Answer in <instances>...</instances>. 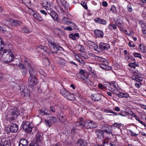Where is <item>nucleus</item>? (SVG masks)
<instances>
[{"instance_id":"obj_1","label":"nucleus","mask_w":146,"mask_h":146,"mask_svg":"<svg viewBox=\"0 0 146 146\" xmlns=\"http://www.w3.org/2000/svg\"><path fill=\"white\" fill-rule=\"evenodd\" d=\"M3 54L1 55V58L5 62H10L12 61L14 58V55L11 51L9 50L4 49L2 51Z\"/></svg>"},{"instance_id":"obj_2","label":"nucleus","mask_w":146,"mask_h":146,"mask_svg":"<svg viewBox=\"0 0 146 146\" xmlns=\"http://www.w3.org/2000/svg\"><path fill=\"white\" fill-rule=\"evenodd\" d=\"M94 57L96 60L100 62V66L101 68L106 70H109L111 68L110 66L108 65L109 63L105 58L100 56H95Z\"/></svg>"},{"instance_id":"obj_3","label":"nucleus","mask_w":146,"mask_h":146,"mask_svg":"<svg viewBox=\"0 0 146 146\" xmlns=\"http://www.w3.org/2000/svg\"><path fill=\"white\" fill-rule=\"evenodd\" d=\"M78 76H80V79L85 82L91 85L92 84V77H90V78L88 79V75L84 70H81Z\"/></svg>"},{"instance_id":"obj_4","label":"nucleus","mask_w":146,"mask_h":146,"mask_svg":"<svg viewBox=\"0 0 146 146\" xmlns=\"http://www.w3.org/2000/svg\"><path fill=\"white\" fill-rule=\"evenodd\" d=\"M48 40L49 43L48 44L52 53H57L59 51L63 50V48L56 45L53 41L50 39Z\"/></svg>"},{"instance_id":"obj_5","label":"nucleus","mask_w":146,"mask_h":146,"mask_svg":"<svg viewBox=\"0 0 146 146\" xmlns=\"http://www.w3.org/2000/svg\"><path fill=\"white\" fill-rule=\"evenodd\" d=\"M25 62L26 66L28 65L29 68V73L30 77H36L37 75V71L34 69L33 65L30 63L27 59L25 60Z\"/></svg>"},{"instance_id":"obj_6","label":"nucleus","mask_w":146,"mask_h":146,"mask_svg":"<svg viewBox=\"0 0 146 146\" xmlns=\"http://www.w3.org/2000/svg\"><path fill=\"white\" fill-rule=\"evenodd\" d=\"M82 126H84L87 129H92L95 128L97 127L98 125L95 122L89 120H86L83 122Z\"/></svg>"},{"instance_id":"obj_7","label":"nucleus","mask_w":146,"mask_h":146,"mask_svg":"<svg viewBox=\"0 0 146 146\" xmlns=\"http://www.w3.org/2000/svg\"><path fill=\"white\" fill-rule=\"evenodd\" d=\"M60 93L63 96L68 100H72L74 99L73 94L70 93L64 89L61 90L60 91Z\"/></svg>"},{"instance_id":"obj_8","label":"nucleus","mask_w":146,"mask_h":146,"mask_svg":"<svg viewBox=\"0 0 146 146\" xmlns=\"http://www.w3.org/2000/svg\"><path fill=\"white\" fill-rule=\"evenodd\" d=\"M23 129L27 133L31 132L32 129V127L29 122H25L23 125Z\"/></svg>"},{"instance_id":"obj_9","label":"nucleus","mask_w":146,"mask_h":146,"mask_svg":"<svg viewBox=\"0 0 146 146\" xmlns=\"http://www.w3.org/2000/svg\"><path fill=\"white\" fill-rule=\"evenodd\" d=\"M48 118V120H45V121L46 124L49 127H50L52 123L57 121V119L55 117H49Z\"/></svg>"},{"instance_id":"obj_10","label":"nucleus","mask_w":146,"mask_h":146,"mask_svg":"<svg viewBox=\"0 0 146 146\" xmlns=\"http://www.w3.org/2000/svg\"><path fill=\"white\" fill-rule=\"evenodd\" d=\"M117 86L115 83L114 82H112L110 83L108 90L111 92H113L114 94H116V92L115 91L117 89Z\"/></svg>"},{"instance_id":"obj_11","label":"nucleus","mask_w":146,"mask_h":146,"mask_svg":"<svg viewBox=\"0 0 146 146\" xmlns=\"http://www.w3.org/2000/svg\"><path fill=\"white\" fill-rule=\"evenodd\" d=\"M11 143L9 140L5 138L2 139L0 142V146H11Z\"/></svg>"},{"instance_id":"obj_12","label":"nucleus","mask_w":146,"mask_h":146,"mask_svg":"<svg viewBox=\"0 0 146 146\" xmlns=\"http://www.w3.org/2000/svg\"><path fill=\"white\" fill-rule=\"evenodd\" d=\"M58 117L60 121L64 123L66 120V117L65 114L62 112L58 113Z\"/></svg>"},{"instance_id":"obj_13","label":"nucleus","mask_w":146,"mask_h":146,"mask_svg":"<svg viewBox=\"0 0 146 146\" xmlns=\"http://www.w3.org/2000/svg\"><path fill=\"white\" fill-rule=\"evenodd\" d=\"M99 47L102 50H108L110 48V45L107 43L101 42L100 44Z\"/></svg>"},{"instance_id":"obj_14","label":"nucleus","mask_w":146,"mask_h":146,"mask_svg":"<svg viewBox=\"0 0 146 146\" xmlns=\"http://www.w3.org/2000/svg\"><path fill=\"white\" fill-rule=\"evenodd\" d=\"M10 25L13 27H17L21 24V22L17 20L11 19L10 21Z\"/></svg>"},{"instance_id":"obj_15","label":"nucleus","mask_w":146,"mask_h":146,"mask_svg":"<svg viewBox=\"0 0 146 146\" xmlns=\"http://www.w3.org/2000/svg\"><path fill=\"white\" fill-rule=\"evenodd\" d=\"M9 129L11 132L13 133H15L18 130V127L17 124L14 123L10 125Z\"/></svg>"},{"instance_id":"obj_16","label":"nucleus","mask_w":146,"mask_h":146,"mask_svg":"<svg viewBox=\"0 0 146 146\" xmlns=\"http://www.w3.org/2000/svg\"><path fill=\"white\" fill-rule=\"evenodd\" d=\"M21 91L22 92L21 95L24 97H29L30 95L29 90L26 87L24 88V89H21Z\"/></svg>"},{"instance_id":"obj_17","label":"nucleus","mask_w":146,"mask_h":146,"mask_svg":"<svg viewBox=\"0 0 146 146\" xmlns=\"http://www.w3.org/2000/svg\"><path fill=\"white\" fill-rule=\"evenodd\" d=\"M38 112L39 114L41 115H48L50 114V111L44 108L40 109Z\"/></svg>"},{"instance_id":"obj_18","label":"nucleus","mask_w":146,"mask_h":146,"mask_svg":"<svg viewBox=\"0 0 146 146\" xmlns=\"http://www.w3.org/2000/svg\"><path fill=\"white\" fill-rule=\"evenodd\" d=\"M29 84L32 86L35 85L38 82L36 77H30L28 80Z\"/></svg>"},{"instance_id":"obj_19","label":"nucleus","mask_w":146,"mask_h":146,"mask_svg":"<svg viewBox=\"0 0 146 146\" xmlns=\"http://www.w3.org/2000/svg\"><path fill=\"white\" fill-rule=\"evenodd\" d=\"M101 95L99 94H92L91 96V98L94 101H98L101 99Z\"/></svg>"},{"instance_id":"obj_20","label":"nucleus","mask_w":146,"mask_h":146,"mask_svg":"<svg viewBox=\"0 0 146 146\" xmlns=\"http://www.w3.org/2000/svg\"><path fill=\"white\" fill-rule=\"evenodd\" d=\"M47 12L54 20L56 21L57 20L58 16L55 12L51 10L49 11H48Z\"/></svg>"},{"instance_id":"obj_21","label":"nucleus","mask_w":146,"mask_h":146,"mask_svg":"<svg viewBox=\"0 0 146 146\" xmlns=\"http://www.w3.org/2000/svg\"><path fill=\"white\" fill-rule=\"evenodd\" d=\"M94 21L96 23L106 25L107 23V22L104 19H101L99 17L95 19Z\"/></svg>"},{"instance_id":"obj_22","label":"nucleus","mask_w":146,"mask_h":146,"mask_svg":"<svg viewBox=\"0 0 146 146\" xmlns=\"http://www.w3.org/2000/svg\"><path fill=\"white\" fill-rule=\"evenodd\" d=\"M58 63L59 65L62 68H64L66 66V62L61 58H59Z\"/></svg>"},{"instance_id":"obj_23","label":"nucleus","mask_w":146,"mask_h":146,"mask_svg":"<svg viewBox=\"0 0 146 146\" xmlns=\"http://www.w3.org/2000/svg\"><path fill=\"white\" fill-rule=\"evenodd\" d=\"M28 142V141L25 139H23L20 140L19 141V146H27Z\"/></svg>"},{"instance_id":"obj_24","label":"nucleus","mask_w":146,"mask_h":146,"mask_svg":"<svg viewBox=\"0 0 146 146\" xmlns=\"http://www.w3.org/2000/svg\"><path fill=\"white\" fill-rule=\"evenodd\" d=\"M115 23L120 29L123 27V23L122 20L120 19H117L115 21Z\"/></svg>"},{"instance_id":"obj_25","label":"nucleus","mask_w":146,"mask_h":146,"mask_svg":"<svg viewBox=\"0 0 146 146\" xmlns=\"http://www.w3.org/2000/svg\"><path fill=\"white\" fill-rule=\"evenodd\" d=\"M94 33L95 36L97 37H102L104 35L103 32L99 30H95L94 31Z\"/></svg>"},{"instance_id":"obj_26","label":"nucleus","mask_w":146,"mask_h":146,"mask_svg":"<svg viewBox=\"0 0 146 146\" xmlns=\"http://www.w3.org/2000/svg\"><path fill=\"white\" fill-rule=\"evenodd\" d=\"M95 133L99 138H103L104 135H106L105 134H104L103 130L102 131L99 130H97L96 131Z\"/></svg>"},{"instance_id":"obj_27","label":"nucleus","mask_w":146,"mask_h":146,"mask_svg":"<svg viewBox=\"0 0 146 146\" xmlns=\"http://www.w3.org/2000/svg\"><path fill=\"white\" fill-rule=\"evenodd\" d=\"M104 133H106V135L111 136V137H113V135L112 133V130L110 128L107 127L105 129L103 130Z\"/></svg>"},{"instance_id":"obj_28","label":"nucleus","mask_w":146,"mask_h":146,"mask_svg":"<svg viewBox=\"0 0 146 146\" xmlns=\"http://www.w3.org/2000/svg\"><path fill=\"white\" fill-rule=\"evenodd\" d=\"M70 37L73 40H76L79 37V34L78 33H72L69 35Z\"/></svg>"},{"instance_id":"obj_29","label":"nucleus","mask_w":146,"mask_h":146,"mask_svg":"<svg viewBox=\"0 0 146 146\" xmlns=\"http://www.w3.org/2000/svg\"><path fill=\"white\" fill-rule=\"evenodd\" d=\"M37 49L38 52H40V50L42 52L44 51L45 52H47L48 50V48L46 47L43 46L42 45H40L38 46L37 47Z\"/></svg>"},{"instance_id":"obj_30","label":"nucleus","mask_w":146,"mask_h":146,"mask_svg":"<svg viewBox=\"0 0 146 146\" xmlns=\"http://www.w3.org/2000/svg\"><path fill=\"white\" fill-rule=\"evenodd\" d=\"M43 8L46 10L47 12L49 11L52 9V7L50 5V3L49 2H46L45 5L43 6Z\"/></svg>"},{"instance_id":"obj_31","label":"nucleus","mask_w":146,"mask_h":146,"mask_svg":"<svg viewBox=\"0 0 146 146\" xmlns=\"http://www.w3.org/2000/svg\"><path fill=\"white\" fill-rule=\"evenodd\" d=\"M42 139L41 134L40 133H37L36 136L35 141L36 143H39Z\"/></svg>"},{"instance_id":"obj_32","label":"nucleus","mask_w":146,"mask_h":146,"mask_svg":"<svg viewBox=\"0 0 146 146\" xmlns=\"http://www.w3.org/2000/svg\"><path fill=\"white\" fill-rule=\"evenodd\" d=\"M88 70L90 72L91 74L94 77L96 78L97 75L95 71L91 67H89L88 68Z\"/></svg>"},{"instance_id":"obj_33","label":"nucleus","mask_w":146,"mask_h":146,"mask_svg":"<svg viewBox=\"0 0 146 146\" xmlns=\"http://www.w3.org/2000/svg\"><path fill=\"white\" fill-rule=\"evenodd\" d=\"M54 32L56 35L59 36L63 33V31L61 29L55 28L54 29Z\"/></svg>"},{"instance_id":"obj_34","label":"nucleus","mask_w":146,"mask_h":146,"mask_svg":"<svg viewBox=\"0 0 146 146\" xmlns=\"http://www.w3.org/2000/svg\"><path fill=\"white\" fill-rule=\"evenodd\" d=\"M62 20L67 25H69V23H72V21L69 19L68 18L65 17H64L63 18Z\"/></svg>"},{"instance_id":"obj_35","label":"nucleus","mask_w":146,"mask_h":146,"mask_svg":"<svg viewBox=\"0 0 146 146\" xmlns=\"http://www.w3.org/2000/svg\"><path fill=\"white\" fill-rule=\"evenodd\" d=\"M77 143L80 146H85L87 144L86 142L83 139H80L78 140Z\"/></svg>"},{"instance_id":"obj_36","label":"nucleus","mask_w":146,"mask_h":146,"mask_svg":"<svg viewBox=\"0 0 146 146\" xmlns=\"http://www.w3.org/2000/svg\"><path fill=\"white\" fill-rule=\"evenodd\" d=\"M24 64L25 65L21 63H19L18 64V66L19 67L20 69H21L23 71H24L25 70L26 68H29L28 65L26 66L25 63Z\"/></svg>"},{"instance_id":"obj_37","label":"nucleus","mask_w":146,"mask_h":146,"mask_svg":"<svg viewBox=\"0 0 146 146\" xmlns=\"http://www.w3.org/2000/svg\"><path fill=\"white\" fill-rule=\"evenodd\" d=\"M139 23L142 28V31L146 29V24L143 21H140L139 22Z\"/></svg>"},{"instance_id":"obj_38","label":"nucleus","mask_w":146,"mask_h":146,"mask_svg":"<svg viewBox=\"0 0 146 146\" xmlns=\"http://www.w3.org/2000/svg\"><path fill=\"white\" fill-rule=\"evenodd\" d=\"M139 47L142 52L143 53L146 52V46L144 44H142L140 45Z\"/></svg>"},{"instance_id":"obj_39","label":"nucleus","mask_w":146,"mask_h":146,"mask_svg":"<svg viewBox=\"0 0 146 146\" xmlns=\"http://www.w3.org/2000/svg\"><path fill=\"white\" fill-rule=\"evenodd\" d=\"M22 3L27 6H31V1L30 0H22Z\"/></svg>"},{"instance_id":"obj_40","label":"nucleus","mask_w":146,"mask_h":146,"mask_svg":"<svg viewBox=\"0 0 146 146\" xmlns=\"http://www.w3.org/2000/svg\"><path fill=\"white\" fill-rule=\"evenodd\" d=\"M61 3L62 5L64 7L65 9H66L67 8L68 4L67 3L66 1L65 0H61Z\"/></svg>"},{"instance_id":"obj_41","label":"nucleus","mask_w":146,"mask_h":146,"mask_svg":"<svg viewBox=\"0 0 146 146\" xmlns=\"http://www.w3.org/2000/svg\"><path fill=\"white\" fill-rule=\"evenodd\" d=\"M34 17L36 19L40 21H42L43 20L42 18L39 14H35L34 15Z\"/></svg>"},{"instance_id":"obj_42","label":"nucleus","mask_w":146,"mask_h":146,"mask_svg":"<svg viewBox=\"0 0 146 146\" xmlns=\"http://www.w3.org/2000/svg\"><path fill=\"white\" fill-rule=\"evenodd\" d=\"M108 28L109 29L111 30L116 29L117 28L116 25L115 24L109 25Z\"/></svg>"},{"instance_id":"obj_43","label":"nucleus","mask_w":146,"mask_h":146,"mask_svg":"<svg viewBox=\"0 0 146 146\" xmlns=\"http://www.w3.org/2000/svg\"><path fill=\"white\" fill-rule=\"evenodd\" d=\"M23 31L25 33H28L30 32L31 31L30 29H29V28L26 27H25L23 29Z\"/></svg>"},{"instance_id":"obj_44","label":"nucleus","mask_w":146,"mask_h":146,"mask_svg":"<svg viewBox=\"0 0 146 146\" xmlns=\"http://www.w3.org/2000/svg\"><path fill=\"white\" fill-rule=\"evenodd\" d=\"M135 118L136 120L137 121L143 125L145 127L146 126L145 124L140 120L138 116H137Z\"/></svg>"},{"instance_id":"obj_45","label":"nucleus","mask_w":146,"mask_h":146,"mask_svg":"<svg viewBox=\"0 0 146 146\" xmlns=\"http://www.w3.org/2000/svg\"><path fill=\"white\" fill-rule=\"evenodd\" d=\"M133 5L131 4H129L127 6V10L129 12H131L133 11Z\"/></svg>"},{"instance_id":"obj_46","label":"nucleus","mask_w":146,"mask_h":146,"mask_svg":"<svg viewBox=\"0 0 146 146\" xmlns=\"http://www.w3.org/2000/svg\"><path fill=\"white\" fill-rule=\"evenodd\" d=\"M129 66L130 67H133L134 68H135L136 66H138V64H136L135 62L133 63H130L129 64Z\"/></svg>"},{"instance_id":"obj_47","label":"nucleus","mask_w":146,"mask_h":146,"mask_svg":"<svg viewBox=\"0 0 146 146\" xmlns=\"http://www.w3.org/2000/svg\"><path fill=\"white\" fill-rule=\"evenodd\" d=\"M81 5L84 7V8L86 9H88L87 6L85 2L83 1H82L81 2Z\"/></svg>"},{"instance_id":"obj_48","label":"nucleus","mask_w":146,"mask_h":146,"mask_svg":"<svg viewBox=\"0 0 146 146\" xmlns=\"http://www.w3.org/2000/svg\"><path fill=\"white\" fill-rule=\"evenodd\" d=\"M133 55L135 57H138L141 59L142 58V57L141 54L138 53L134 52L133 54Z\"/></svg>"},{"instance_id":"obj_49","label":"nucleus","mask_w":146,"mask_h":146,"mask_svg":"<svg viewBox=\"0 0 146 146\" xmlns=\"http://www.w3.org/2000/svg\"><path fill=\"white\" fill-rule=\"evenodd\" d=\"M11 19L8 20L6 19L4 20L3 21V22L6 25H7L9 24L10 25V21L11 20Z\"/></svg>"},{"instance_id":"obj_50","label":"nucleus","mask_w":146,"mask_h":146,"mask_svg":"<svg viewBox=\"0 0 146 146\" xmlns=\"http://www.w3.org/2000/svg\"><path fill=\"white\" fill-rule=\"evenodd\" d=\"M113 13H115L116 12V7L114 5H112L110 9Z\"/></svg>"},{"instance_id":"obj_51","label":"nucleus","mask_w":146,"mask_h":146,"mask_svg":"<svg viewBox=\"0 0 146 146\" xmlns=\"http://www.w3.org/2000/svg\"><path fill=\"white\" fill-rule=\"evenodd\" d=\"M135 85L136 87L137 88H139L141 86V84L140 82L137 81V83L135 84Z\"/></svg>"},{"instance_id":"obj_52","label":"nucleus","mask_w":146,"mask_h":146,"mask_svg":"<svg viewBox=\"0 0 146 146\" xmlns=\"http://www.w3.org/2000/svg\"><path fill=\"white\" fill-rule=\"evenodd\" d=\"M128 45L130 47H134L135 46V45L132 41L129 42L128 43Z\"/></svg>"},{"instance_id":"obj_53","label":"nucleus","mask_w":146,"mask_h":146,"mask_svg":"<svg viewBox=\"0 0 146 146\" xmlns=\"http://www.w3.org/2000/svg\"><path fill=\"white\" fill-rule=\"evenodd\" d=\"M83 124V123H80L79 122H76V125L77 126H79L80 127H84V126H82V125Z\"/></svg>"},{"instance_id":"obj_54","label":"nucleus","mask_w":146,"mask_h":146,"mask_svg":"<svg viewBox=\"0 0 146 146\" xmlns=\"http://www.w3.org/2000/svg\"><path fill=\"white\" fill-rule=\"evenodd\" d=\"M134 80H135L136 81H137V78L135 74L133 75H132L131 77Z\"/></svg>"},{"instance_id":"obj_55","label":"nucleus","mask_w":146,"mask_h":146,"mask_svg":"<svg viewBox=\"0 0 146 146\" xmlns=\"http://www.w3.org/2000/svg\"><path fill=\"white\" fill-rule=\"evenodd\" d=\"M108 3L106 1H104L102 2V5L104 7H107L108 6Z\"/></svg>"},{"instance_id":"obj_56","label":"nucleus","mask_w":146,"mask_h":146,"mask_svg":"<svg viewBox=\"0 0 146 146\" xmlns=\"http://www.w3.org/2000/svg\"><path fill=\"white\" fill-rule=\"evenodd\" d=\"M64 29L65 30L68 31H71L72 30V28L70 27H65L64 28Z\"/></svg>"},{"instance_id":"obj_57","label":"nucleus","mask_w":146,"mask_h":146,"mask_svg":"<svg viewBox=\"0 0 146 146\" xmlns=\"http://www.w3.org/2000/svg\"><path fill=\"white\" fill-rule=\"evenodd\" d=\"M129 131L131 135L133 136H135L137 135V134H136L133 132L131 130H129Z\"/></svg>"},{"instance_id":"obj_58","label":"nucleus","mask_w":146,"mask_h":146,"mask_svg":"<svg viewBox=\"0 0 146 146\" xmlns=\"http://www.w3.org/2000/svg\"><path fill=\"white\" fill-rule=\"evenodd\" d=\"M38 143H31L29 145V146H38Z\"/></svg>"},{"instance_id":"obj_59","label":"nucleus","mask_w":146,"mask_h":146,"mask_svg":"<svg viewBox=\"0 0 146 146\" xmlns=\"http://www.w3.org/2000/svg\"><path fill=\"white\" fill-rule=\"evenodd\" d=\"M40 12L45 16H46L47 15V12L44 10H40Z\"/></svg>"},{"instance_id":"obj_60","label":"nucleus","mask_w":146,"mask_h":146,"mask_svg":"<svg viewBox=\"0 0 146 146\" xmlns=\"http://www.w3.org/2000/svg\"><path fill=\"white\" fill-rule=\"evenodd\" d=\"M72 26L73 27V29H77L78 27L77 26L72 22Z\"/></svg>"},{"instance_id":"obj_61","label":"nucleus","mask_w":146,"mask_h":146,"mask_svg":"<svg viewBox=\"0 0 146 146\" xmlns=\"http://www.w3.org/2000/svg\"><path fill=\"white\" fill-rule=\"evenodd\" d=\"M116 94H117V96H118L120 98H122L123 97V93H120L119 94H117L116 93Z\"/></svg>"},{"instance_id":"obj_62","label":"nucleus","mask_w":146,"mask_h":146,"mask_svg":"<svg viewBox=\"0 0 146 146\" xmlns=\"http://www.w3.org/2000/svg\"><path fill=\"white\" fill-rule=\"evenodd\" d=\"M120 125L119 124H117L116 123H114L113 125V126L117 128H119L120 126Z\"/></svg>"},{"instance_id":"obj_63","label":"nucleus","mask_w":146,"mask_h":146,"mask_svg":"<svg viewBox=\"0 0 146 146\" xmlns=\"http://www.w3.org/2000/svg\"><path fill=\"white\" fill-rule=\"evenodd\" d=\"M135 74H136L137 78H141L142 76L141 74H140L139 73H135Z\"/></svg>"},{"instance_id":"obj_64","label":"nucleus","mask_w":146,"mask_h":146,"mask_svg":"<svg viewBox=\"0 0 146 146\" xmlns=\"http://www.w3.org/2000/svg\"><path fill=\"white\" fill-rule=\"evenodd\" d=\"M50 110L52 112H55V110L54 107V106H51L50 107Z\"/></svg>"}]
</instances>
